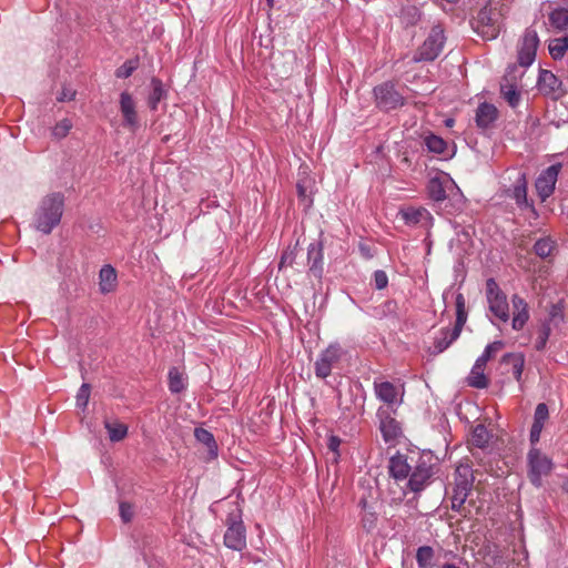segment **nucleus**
Returning a JSON list of instances; mask_svg holds the SVG:
<instances>
[{"label": "nucleus", "instance_id": "nucleus-35", "mask_svg": "<svg viewBox=\"0 0 568 568\" xmlns=\"http://www.w3.org/2000/svg\"><path fill=\"white\" fill-rule=\"evenodd\" d=\"M434 559V550L429 546H422L417 549L416 561L419 568H428Z\"/></svg>", "mask_w": 568, "mask_h": 568}, {"label": "nucleus", "instance_id": "nucleus-22", "mask_svg": "<svg viewBox=\"0 0 568 568\" xmlns=\"http://www.w3.org/2000/svg\"><path fill=\"white\" fill-rule=\"evenodd\" d=\"M402 219L407 225H422L430 227L433 225L432 214L424 207H408L400 211Z\"/></svg>", "mask_w": 568, "mask_h": 568}, {"label": "nucleus", "instance_id": "nucleus-31", "mask_svg": "<svg viewBox=\"0 0 568 568\" xmlns=\"http://www.w3.org/2000/svg\"><path fill=\"white\" fill-rule=\"evenodd\" d=\"M104 426L108 430L109 438L111 442H120L123 438H125V436L128 434V426L118 420H114V422L105 420Z\"/></svg>", "mask_w": 568, "mask_h": 568}, {"label": "nucleus", "instance_id": "nucleus-18", "mask_svg": "<svg viewBox=\"0 0 568 568\" xmlns=\"http://www.w3.org/2000/svg\"><path fill=\"white\" fill-rule=\"evenodd\" d=\"M509 196L515 200L517 206L520 210H530L535 212L534 203L528 200V182L526 173H519L511 190H509Z\"/></svg>", "mask_w": 568, "mask_h": 568}, {"label": "nucleus", "instance_id": "nucleus-47", "mask_svg": "<svg viewBox=\"0 0 568 568\" xmlns=\"http://www.w3.org/2000/svg\"><path fill=\"white\" fill-rule=\"evenodd\" d=\"M374 283H375V287L377 290H384L388 285L387 274L382 270L375 271L374 272Z\"/></svg>", "mask_w": 568, "mask_h": 568}, {"label": "nucleus", "instance_id": "nucleus-42", "mask_svg": "<svg viewBox=\"0 0 568 568\" xmlns=\"http://www.w3.org/2000/svg\"><path fill=\"white\" fill-rule=\"evenodd\" d=\"M296 246H297V244L293 248L288 247L287 250H285L283 252V254L281 256L280 264H278L280 268L293 265V263L296 258Z\"/></svg>", "mask_w": 568, "mask_h": 568}, {"label": "nucleus", "instance_id": "nucleus-52", "mask_svg": "<svg viewBox=\"0 0 568 568\" xmlns=\"http://www.w3.org/2000/svg\"><path fill=\"white\" fill-rule=\"evenodd\" d=\"M338 445H339V439L336 438V437H331V439H329V448L335 450Z\"/></svg>", "mask_w": 568, "mask_h": 568}, {"label": "nucleus", "instance_id": "nucleus-39", "mask_svg": "<svg viewBox=\"0 0 568 568\" xmlns=\"http://www.w3.org/2000/svg\"><path fill=\"white\" fill-rule=\"evenodd\" d=\"M71 129H72L71 121L69 119H62L52 129V135L55 136L57 139L65 138L69 134Z\"/></svg>", "mask_w": 568, "mask_h": 568}, {"label": "nucleus", "instance_id": "nucleus-41", "mask_svg": "<svg viewBox=\"0 0 568 568\" xmlns=\"http://www.w3.org/2000/svg\"><path fill=\"white\" fill-rule=\"evenodd\" d=\"M90 385L89 384H82L78 394H77V406L84 409L88 406L89 398H90Z\"/></svg>", "mask_w": 568, "mask_h": 568}, {"label": "nucleus", "instance_id": "nucleus-26", "mask_svg": "<svg viewBox=\"0 0 568 568\" xmlns=\"http://www.w3.org/2000/svg\"><path fill=\"white\" fill-rule=\"evenodd\" d=\"M503 363L511 365V373L517 382H520L525 366V357L520 353H509L503 356Z\"/></svg>", "mask_w": 568, "mask_h": 568}, {"label": "nucleus", "instance_id": "nucleus-4", "mask_svg": "<svg viewBox=\"0 0 568 568\" xmlns=\"http://www.w3.org/2000/svg\"><path fill=\"white\" fill-rule=\"evenodd\" d=\"M456 322L453 329L442 328L439 335L435 337L434 349L439 354L447 349L460 335L464 325L467 322V311L465 297L462 293L456 295Z\"/></svg>", "mask_w": 568, "mask_h": 568}, {"label": "nucleus", "instance_id": "nucleus-14", "mask_svg": "<svg viewBox=\"0 0 568 568\" xmlns=\"http://www.w3.org/2000/svg\"><path fill=\"white\" fill-rule=\"evenodd\" d=\"M537 89L542 95L552 99H559L566 93L562 81L551 71L544 69L539 71Z\"/></svg>", "mask_w": 568, "mask_h": 568}, {"label": "nucleus", "instance_id": "nucleus-44", "mask_svg": "<svg viewBox=\"0 0 568 568\" xmlns=\"http://www.w3.org/2000/svg\"><path fill=\"white\" fill-rule=\"evenodd\" d=\"M135 69H136L135 62L126 61L115 71V75H116V78H120V79H126L134 72Z\"/></svg>", "mask_w": 568, "mask_h": 568}, {"label": "nucleus", "instance_id": "nucleus-46", "mask_svg": "<svg viewBox=\"0 0 568 568\" xmlns=\"http://www.w3.org/2000/svg\"><path fill=\"white\" fill-rule=\"evenodd\" d=\"M296 189H297V195H298L300 200L303 201L306 206H311L312 199L310 197V195L307 193L306 181L305 180L298 181L296 184Z\"/></svg>", "mask_w": 568, "mask_h": 568}, {"label": "nucleus", "instance_id": "nucleus-53", "mask_svg": "<svg viewBox=\"0 0 568 568\" xmlns=\"http://www.w3.org/2000/svg\"><path fill=\"white\" fill-rule=\"evenodd\" d=\"M442 568H458L454 564H445Z\"/></svg>", "mask_w": 568, "mask_h": 568}, {"label": "nucleus", "instance_id": "nucleus-29", "mask_svg": "<svg viewBox=\"0 0 568 568\" xmlns=\"http://www.w3.org/2000/svg\"><path fill=\"white\" fill-rule=\"evenodd\" d=\"M490 437L487 428L483 424H478L474 427L469 442L477 448H485L488 446Z\"/></svg>", "mask_w": 568, "mask_h": 568}, {"label": "nucleus", "instance_id": "nucleus-49", "mask_svg": "<svg viewBox=\"0 0 568 568\" xmlns=\"http://www.w3.org/2000/svg\"><path fill=\"white\" fill-rule=\"evenodd\" d=\"M75 97V91L71 88L63 87L59 92L57 100L59 102L72 101Z\"/></svg>", "mask_w": 568, "mask_h": 568}, {"label": "nucleus", "instance_id": "nucleus-55", "mask_svg": "<svg viewBox=\"0 0 568 568\" xmlns=\"http://www.w3.org/2000/svg\"><path fill=\"white\" fill-rule=\"evenodd\" d=\"M268 1L271 2L272 0H268Z\"/></svg>", "mask_w": 568, "mask_h": 568}, {"label": "nucleus", "instance_id": "nucleus-34", "mask_svg": "<svg viewBox=\"0 0 568 568\" xmlns=\"http://www.w3.org/2000/svg\"><path fill=\"white\" fill-rule=\"evenodd\" d=\"M555 250V242L550 237L539 239L534 245V252L541 258L551 255Z\"/></svg>", "mask_w": 568, "mask_h": 568}, {"label": "nucleus", "instance_id": "nucleus-50", "mask_svg": "<svg viewBox=\"0 0 568 568\" xmlns=\"http://www.w3.org/2000/svg\"><path fill=\"white\" fill-rule=\"evenodd\" d=\"M529 439H530V443L532 445V447L536 446V444L539 442L540 439V434L539 433H532L530 432V435H529Z\"/></svg>", "mask_w": 568, "mask_h": 568}, {"label": "nucleus", "instance_id": "nucleus-54", "mask_svg": "<svg viewBox=\"0 0 568 568\" xmlns=\"http://www.w3.org/2000/svg\"><path fill=\"white\" fill-rule=\"evenodd\" d=\"M564 489H565L566 491H568V480L565 483V485H564Z\"/></svg>", "mask_w": 568, "mask_h": 568}, {"label": "nucleus", "instance_id": "nucleus-7", "mask_svg": "<svg viewBox=\"0 0 568 568\" xmlns=\"http://www.w3.org/2000/svg\"><path fill=\"white\" fill-rule=\"evenodd\" d=\"M444 43V29L439 24L434 26L426 40L418 48L417 52L413 57V61L420 62L435 60L442 52Z\"/></svg>", "mask_w": 568, "mask_h": 568}, {"label": "nucleus", "instance_id": "nucleus-45", "mask_svg": "<svg viewBox=\"0 0 568 568\" xmlns=\"http://www.w3.org/2000/svg\"><path fill=\"white\" fill-rule=\"evenodd\" d=\"M549 417V410L545 403H540L537 405L534 414V422L545 425V422Z\"/></svg>", "mask_w": 568, "mask_h": 568}, {"label": "nucleus", "instance_id": "nucleus-3", "mask_svg": "<svg viewBox=\"0 0 568 568\" xmlns=\"http://www.w3.org/2000/svg\"><path fill=\"white\" fill-rule=\"evenodd\" d=\"M504 14L503 6L498 1H490L473 20L474 31L485 40L496 39L501 30Z\"/></svg>", "mask_w": 568, "mask_h": 568}, {"label": "nucleus", "instance_id": "nucleus-33", "mask_svg": "<svg viewBox=\"0 0 568 568\" xmlns=\"http://www.w3.org/2000/svg\"><path fill=\"white\" fill-rule=\"evenodd\" d=\"M551 26L558 30H564L568 27V9L557 8L549 14Z\"/></svg>", "mask_w": 568, "mask_h": 568}, {"label": "nucleus", "instance_id": "nucleus-8", "mask_svg": "<svg viewBox=\"0 0 568 568\" xmlns=\"http://www.w3.org/2000/svg\"><path fill=\"white\" fill-rule=\"evenodd\" d=\"M486 297L494 316L504 323L508 322L510 316L507 296L494 278L486 281Z\"/></svg>", "mask_w": 568, "mask_h": 568}, {"label": "nucleus", "instance_id": "nucleus-37", "mask_svg": "<svg viewBox=\"0 0 568 568\" xmlns=\"http://www.w3.org/2000/svg\"><path fill=\"white\" fill-rule=\"evenodd\" d=\"M425 144L430 152L437 154H443L446 150V142L442 138L434 134L425 138Z\"/></svg>", "mask_w": 568, "mask_h": 568}, {"label": "nucleus", "instance_id": "nucleus-19", "mask_svg": "<svg viewBox=\"0 0 568 568\" xmlns=\"http://www.w3.org/2000/svg\"><path fill=\"white\" fill-rule=\"evenodd\" d=\"M308 273L317 280L323 277L324 273V254L323 243L313 242L307 247Z\"/></svg>", "mask_w": 568, "mask_h": 568}, {"label": "nucleus", "instance_id": "nucleus-24", "mask_svg": "<svg viewBox=\"0 0 568 568\" xmlns=\"http://www.w3.org/2000/svg\"><path fill=\"white\" fill-rule=\"evenodd\" d=\"M116 272L111 265H104L99 273V285L102 293L113 292L116 287Z\"/></svg>", "mask_w": 568, "mask_h": 568}, {"label": "nucleus", "instance_id": "nucleus-2", "mask_svg": "<svg viewBox=\"0 0 568 568\" xmlns=\"http://www.w3.org/2000/svg\"><path fill=\"white\" fill-rule=\"evenodd\" d=\"M64 211V195L53 192L43 196L34 212L33 225L43 234H50L61 222Z\"/></svg>", "mask_w": 568, "mask_h": 568}, {"label": "nucleus", "instance_id": "nucleus-10", "mask_svg": "<svg viewBox=\"0 0 568 568\" xmlns=\"http://www.w3.org/2000/svg\"><path fill=\"white\" fill-rule=\"evenodd\" d=\"M345 351L338 343L329 344L323 352L320 353L315 364L314 371L318 378H326L331 375L332 369L342 359Z\"/></svg>", "mask_w": 568, "mask_h": 568}, {"label": "nucleus", "instance_id": "nucleus-5", "mask_svg": "<svg viewBox=\"0 0 568 568\" xmlns=\"http://www.w3.org/2000/svg\"><path fill=\"white\" fill-rule=\"evenodd\" d=\"M474 487L473 469L467 464L456 467L452 489V509L462 511L470 491Z\"/></svg>", "mask_w": 568, "mask_h": 568}, {"label": "nucleus", "instance_id": "nucleus-32", "mask_svg": "<svg viewBox=\"0 0 568 568\" xmlns=\"http://www.w3.org/2000/svg\"><path fill=\"white\" fill-rule=\"evenodd\" d=\"M428 196L436 202L446 200V191L439 178H432L427 184Z\"/></svg>", "mask_w": 568, "mask_h": 568}, {"label": "nucleus", "instance_id": "nucleus-38", "mask_svg": "<svg viewBox=\"0 0 568 568\" xmlns=\"http://www.w3.org/2000/svg\"><path fill=\"white\" fill-rule=\"evenodd\" d=\"M503 347L501 342H494L486 346L484 353L477 358V363L486 366L487 362L493 357L494 353Z\"/></svg>", "mask_w": 568, "mask_h": 568}, {"label": "nucleus", "instance_id": "nucleus-12", "mask_svg": "<svg viewBox=\"0 0 568 568\" xmlns=\"http://www.w3.org/2000/svg\"><path fill=\"white\" fill-rule=\"evenodd\" d=\"M227 529L224 535V545L233 550L241 551L246 546L245 528L237 516L231 514L227 519Z\"/></svg>", "mask_w": 568, "mask_h": 568}, {"label": "nucleus", "instance_id": "nucleus-40", "mask_svg": "<svg viewBox=\"0 0 568 568\" xmlns=\"http://www.w3.org/2000/svg\"><path fill=\"white\" fill-rule=\"evenodd\" d=\"M550 333H551V328H550L549 323H544L539 331V335L537 337L536 345H535L537 351H542L546 347V344L550 336Z\"/></svg>", "mask_w": 568, "mask_h": 568}, {"label": "nucleus", "instance_id": "nucleus-30", "mask_svg": "<svg viewBox=\"0 0 568 568\" xmlns=\"http://www.w3.org/2000/svg\"><path fill=\"white\" fill-rule=\"evenodd\" d=\"M185 387L186 378L184 374L180 372L179 368L172 367L169 371V389L174 394H179L184 390Z\"/></svg>", "mask_w": 568, "mask_h": 568}, {"label": "nucleus", "instance_id": "nucleus-23", "mask_svg": "<svg viewBox=\"0 0 568 568\" xmlns=\"http://www.w3.org/2000/svg\"><path fill=\"white\" fill-rule=\"evenodd\" d=\"M497 113L493 104L486 102L479 104L476 111V124L481 129L490 126L497 119Z\"/></svg>", "mask_w": 568, "mask_h": 568}, {"label": "nucleus", "instance_id": "nucleus-20", "mask_svg": "<svg viewBox=\"0 0 568 568\" xmlns=\"http://www.w3.org/2000/svg\"><path fill=\"white\" fill-rule=\"evenodd\" d=\"M500 94L503 99L511 106L516 108L520 102V92L516 77L513 70L507 72L500 81Z\"/></svg>", "mask_w": 568, "mask_h": 568}, {"label": "nucleus", "instance_id": "nucleus-6", "mask_svg": "<svg viewBox=\"0 0 568 568\" xmlns=\"http://www.w3.org/2000/svg\"><path fill=\"white\" fill-rule=\"evenodd\" d=\"M527 463L530 483L537 488L541 487L542 477L552 470V460L537 447H531L527 454Z\"/></svg>", "mask_w": 568, "mask_h": 568}, {"label": "nucleus", "instance_id": "nucleus-16", "mask_svg": "<svg viewBox=\"0 0 568 568\" xmlns=\"http://www.w3.org/2000/svg\"><path fill=\"white\" fill-rule=\"evenodd\" d=\"M120 112L123 118L122 125L130 132L135 133L140 128L136 103L128 91L120 95Z\"/></svg>", "mask_w": 568, "mask_h": 568}, {"label": "nucleus", "instance_id": "nucleus-9", "mask_svg": "<svg viewBox=\"0 0 568 568\" xmlns=\"http://www.w3.org/2000/svg\"><path fill=\"white\" fill-rule=\"evenodd\" d=\"M375 102L378 109L385 112L396 110L405 104V98L393 82H384L374 88Z\"/></svg>", "mask_w": 568, "mask_h": 568}, {"label": "nucleus", "instance_id": "nucleus-25", "mask_svg": "<svg viewBox=\"0 0 568 568\" xmlns=\"http://www.w3.org/2000/svg\"><path fill=\"white\" fill-rule=\"evenodd\" d=\"M194 437L201 444H203L207 448V453L211 459L217 457V444L211 432L205 428L197 427L194 429Z\"/></svg>", "mask_w": 568, "mask_h": 568}, {"label": "nucleus", "instance_id": "nucleus-13", "mask_svg": "<svg viewBox=\"0 0 568 568\" xmlns=\"http://www.w3.org/2000/svg\"><path fill=\"white\" fill-rule=\"evenodd\" d=\"M393 410L384 407L377 409L376 416L379 422V430L385 443H396L402 436L400 424L392 416Z\"/></svg>", "mask_w": 568, "mask_h": 568}, {"label": "nucleus", "instance_id": "nucleus-21", "mask_svg": "<svg viewBox=\"0 0 568 568\" xmlns=\"http://www.w3.org/2000/svg\"><path fill=\"white\" fill-rule=\"evenodd\" d=\"M511 304L514 310L511 326L515 331H521L530 317L528 303L518 294H514Z\"/></svg>", "mask_w": 568, "mask_h": 568}, {"label": "nucleus", "instance_id": "nucleus-48", "mask_svg": "<svg viewBox=\"0 0 568 568\" xmlns=\"http://www.w3.org/2000/svg\"><path fill=\"white\" fill-rule=\"evenodd\" d=\"M134 511L133 507L128 503L120 504V516L124 523L131 521L133 518Z\"/></svg>", "mask_w": 568, "mask_h": 568}, {"label": "nucleus", "instance_id": "nucleus-36", "mask_svg": "<svg viewBox=\"0 0 568 568\" xmlns=\"http://www.w3.org/2000/svg\"><path fill=\"white\" fill-rule=\"evenodd\" d=\"M568 49V36L561 39H555L549 44L550 55L557 60L561 59Z\"/></svg>", "mask_w": 568, "mask_h": 568}, {"label": "nucleus", "instance_id": "nucleus-17", "mask_svg": "<svg viewBox=\"0 0 568 568\" xmlns=\"http://www.w3.org/2000/svg\"><path fill=\"white\" fill-rule=\"evenodd\" d=\"M539 44L538 34L534 29H527L524 33L518 52V62L521 67H529L535 58Z\"/></svg>", "mask_w": 568, "mask_h": 568}, {"label": "nucleus", "instance_id": "nucleus-15", "mask_svg": "<svg viewBox=\"0 0 568 568\" xmlns=\"http://www.w3.org/2000/svg\"><path fill=\"white\" fill-rule=\"evenodd\" d=\"M561 165L552 164L544 170L536 180L535 187L541 202H545L555 191V185Z\"/></svg>", "mask_w": 568, "mask_h": 568}, {"label": "nucleus", "instance_id": "nucleus-51", "mask_svg": "<svg viewBox=\"0 0 568 568\" xmlns=\"http://www.w3.org/2000/svg\"><path fill=\"white\" fill-rule=\"evenodd\" d=\"M542 428H544V425H542V424H539V423H535V422H534V423H532V426H531L530 432L541 434Z\"/></svg>", "mask_w": 568, "mask_h": 568}, {"label": "nucleus", "instance_id": "nucleus-43", "mask_svg": "<svg viewBox=\"0 0 568 568\" xmlns=\"http://www.w3.org/2000/svg\"><path fill=\"white\" fill-rule=\"evenodd\" d=\"M564 322V311L559 304L551 305L549 310V321L547 323H554L555 325Z\"/></svg>", "mask_w": 568, "mask_h": 568}, {"label": "nucleus", "instance_id": "nucleus-11", "mask_svg": "<svg viewBox=\"0 0 568 568\" xmlns=\"http://www.w3.org/2000/svg\"><path fill=\"white\" fill-rule=\"evenodd\" d=\"M374 394L377 399L386 404V408L395 412L403 403L404 388H399L390 382H374Z\"/></svg>", "mask_w": 568, "mask_h": 568}, {"label": "nucleus", "instance_id": "nucleus-28", "mask_svg": "<svg viewBox=\"0 0 568 568\" xmlns=\"http://www.w3.org/2000/svg\"><path fill=\"white\" fill-rule=\"evenodd\" d=\"M485 366L475 362V365L471 368V372L467 378L468 385L475 388H486L488 386V378L486 377Z\"/></svg>", "mask_w": 568, "mask_h": 568}, {"label": "nucleus", "instance_id": "nucleus-1", "mask_svg": "<svg viewBox=\"0 0 568 568\" xmlns=\"http://www.w3.org/2000/svg\"><path fill=\"white\" fill-rule=\"evenodd\" d=\"M388 469L393 478L408 479L407 487L419 493L430 485L438 471V463L430 453H397L389 459Z\"/></svg>", "mask_w": 568, "mask_h": 568}, {"label": "nucleus", "instance_id": "nucleus-27", "mask_svg": "<svg viewBox=\"0 0 568 568\" xmlns=\"http://www.w3.org/2000/svg\"><path fill=\"white\" fill-rule=\"evenodd\" d=\"M151 88L152 90L148 97V105L152 111H155L160 101L165 98L166 92L163 88L162 81L156 78L151 80Z\"/></svg>", "mask_w": 568, "mask_h": 568}]
</instances>
